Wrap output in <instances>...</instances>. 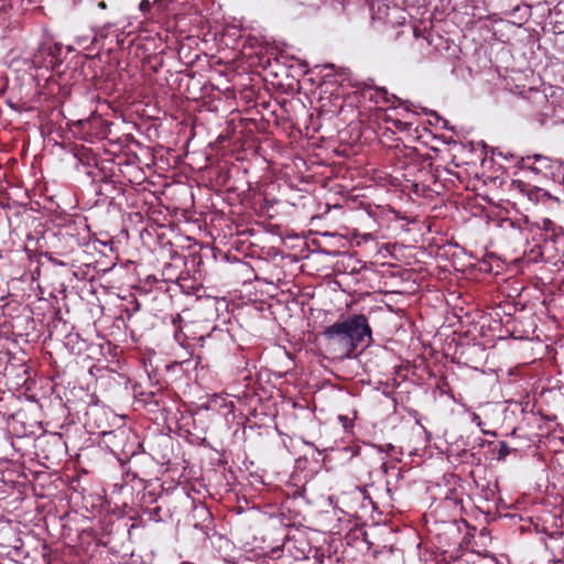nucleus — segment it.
Instances as JSON below:
<instances>
[{
    "mask_svg": "<svg viewBox=\"0 0 564 564\" xmlns=\"http://www.w3.org/2000/svg\"><path fill=\"white\" fill-rule=\"evenodd\" d=\"M335 66L334 64H326L324 65V68L333 69Z\"/></svg>",
    "mask_w": 564,
    "mask_h": 564,
    "instance_id": "19",
    "label": "nucleus"
},
{
    "mask_svg": "<svg viewBox=\"0 0 564 564\" xmlns=\"http://www.w3.org/2000/svg\"><path fill=\"white\" fill-rule=\"evenodd\" d=\"M561 199L564 202V175H563V188L561 192Z\"/></svg>",
    "mask_w": 564,
    "mask_h": 564,
    "instance_id": "18",
    "label": "nucleus"
},
{
    "mask_svg": "<svg viewBox=\"0 0 564 564\" xmlns=\"http://www.w3.org/2000/svg\"><path fill=\"white\" fill-rule=\"evenodd\" d=\"M510 454V447L506 442L499 444L498 459H505Z\"/></svg>",
    "mask_w": 564,
    "mask_h": 564,
    "instance_id": "8",
    "label": "nucleus"
},
{
    "mask_svg": "<svg viewBox=\"0 0 564 564\" xmlns=\"http://www.w3.org/2000/svg\"><path fill=\"white\" fill-rule=\"evenodd\" d=\"M98 8L102 9V10H104V9H106V8H107L106 2L100 1V2L98 3Z\"/></svg>",
    "mask_w": 564,
    "mask_h": 564,
    "instance_id": "17",
    "label": "nucleus"
},
{
    "mask_svg": "<svg viewBox=\"0 0 564 564\" xmlns=\"http://www.w3.org/2000/svg\"><path fill=\"white\" fill-rule=\"evenodd\" d=\"M172 1L173 0H154L153 7L156 8L159 11H164L167 8V3Z\"/></svg>",
    "mask_w": 564,
    "mask_h": 564,
    "instance_id": "9",
    "label": "nucleus"
},
{
    "mask_svg": "<svg viewBox=\"0 0 564 564\" xmlns=\"http://www.w3.org/2000/svg\"><path fill=\"white\" fill-rule=\"evenodd\" d=\"M325 339L343 357H351L358 348L372 341V330L364 314H355L325 328Z\"/></svg>",
    "mask_w": 564,
    "mask_h": 564,
    "instance_id": "1",
    "label": "nucleus"
},
{
    "mask_svg": "<svg viewBox=\"0 0 564 564\" xmlns=\"http://www.w3.org/2000/svg\"><path fill=\"white\" fill-rule=\"evenodd\" d=\"M533 105L535 116L541 123L550 118L556 117L555 107L547 100L546 95L536 93L534 96Z\"/></svg>",
    "mask_w": 564,
    "mask_h": 564,
    "instance_id": "5",
    "label": "nucleus"
},
{
    "mask_svg": "<svg viewBox=\"0 0 564 564\" xmlns=\"http://www.w3.org/2000/svg\"><path fill=\"white\" fill-rule=\"evenodd\" d=\"M86 426L89 427L90 433H97L102 436L110 434L108 423V412L105 408L97 404L88 406L86 413Z\"/></svg>",
    "mask_w": 564,
    "mask_h": 564,
    "instance_id": "4",
    "label": "nucleus"
},
{
    "mask_svg": "<svg viewBox=\"0 0 564 564\" xmlns=\"http://www.w3.org/2000/svg\"><path fill=\"white\" fill-rule=\"evenodd\" d=\"M512 188L525 195L529 200L535 203L546 195V192L541 187L531 185L521 180H513Z\"/></svg>",
    "mask_w": 564,
    "mask_h": 564,
    "instance_id": "6",
    "label": "nucleus"
},
{
    "mask_svg": "<svg viewBox=\"0 0 564 564\" xmlns=\"http://www.w3.org/2000/svg\"><path fill=\"white\" fill-rule=\"evenodd\" d=\"M519 165L522 171L530 172L541 178H554L562 171L560 161L542 154L522 156Z\"/></svg>",
    "mask_w": 564,
    "mask_h": 564,
    "instance_id": "3",
    "label": "nucleus"
},
{
    "mask_svg": "<svg viewBox=\"0 0 564 564\" xmlns=\"http://www.w3.org/2000/svg\"><path fill=\"white\" fill-rule=\"evenodd\" d=\"M471 421H473V423H475V424H476L478 427H480V429H481V427H482V425H484V422H482V420H481L480 415H479V414H477V413H473Z\"/></svg>",
    "mask_w": 564,
    "mask_h": 564,
    "instance_id": "14",
    "label": "nucleus"
},
{
    "mask_svg": "<svg viewBox=\"0 0 564 564\" xmlns=\"http://www.w3.org/2000/svg\"><path fill=\"white\" fill-rule=\"evenodd\" d=\"M395 167L403 171L404 180L414 185H417L421 176L427 173L425 161L422 160L414 148L403 147L395 152Z\"/></svg>",
    "mask_w": 564,
    "mask_h": 564,
    "instance_id": "2",
    "label": "nucleus"
},
{
    "mask_svg": "<svg viewBox=\"0 0 564 564\" xmlns=\"http://www.w3.org/2000/svg\"><path fill=\"white\" fill-rule=\"evenodd\" d=\"M481 432H482V434H485V435L496 436V432H494V431H487V430L481 429Z\"/></svg>",
    "mask_w": 564,
    "mask_h": 564,
    "instance_id": "16",
    "label": "nucleus"
},
{
    "mask_svg": "<svg viewBox=\"0 0 564 564\" xmlns=\"http://www.w3.org/2000/svg\"><path fill=\"white\" fill-rule=\"evenodd\" d=\"M152 7H153V3H151L149 0H141V2L139 3V10L142 13L150 12Z\"/></svg>",
    "mask_w": 564,
    "mask_h": 564,
    "instance_id": "10",
    "label": "nucleus"
},
{
    "mask_svg": "<svg viewBox=\"0 0 564 564\" xmlns=\"http://www.w3.org/2000/svg\"><path fill=\"white\" fill-rule=\"evenodd\" d=\"M195 512H196L199 517H204V516L208 517V516H209V511H208V510H207V508H206V507H204V506H202V507H197V508L195 509Z\"/></svg>",
    "mask_w": 564,
    "mask_h": 564,
    "instance_id": "15",
    "label": "nucleus"
},
{
    "mask_svg": "<svg viewBox=\"0 0 564 564\" xmlns=\"http://www.w3.org/2000/svg\"><path fill=\"white\" fill-rule=\"evenodd\" d=\"M370 98L375 99L376 102L382 100L384 104L399 101V98L394 95H390L386 88H376L373 93H370Z\"/></svg>",
    "mask_w": 564,
    "mask_h": 564,
    "instance_id": "7",
    "label": "nucleus"
},
{
    "mask_svg": "<svg viewBox=\"0 0 564 564\" xmlns=\"http://www.w3.org/2000/svg\"><path fill=\"white\" fill-rule=\"evenodd\" d=\"M543 228L546 232L552 231V237L557 238V236L554 234V223L552 220L544 219Z\"/></svg>",
    "mask_w": 564,
    "mask_h": 564,
    "instance_id": "11",
    "label": "nucleus"
},
{
    "mask_svg": "<svg viewBox=\"0 0 564 564\" xmlns=\"http://www.w3.org/2000/svg\"><path fill=\"white\" fill-rule=\"evenodd\" d=\"M112 24H106L104 25L102 28H99L98 30H96L95 32V37L99 36V37H106L107 36V31L109 28H111Z\"/></svg>",
    "mask_w": 564,
    "mask_h": 564,
    "instance_id": "12",
    "label": "nucleus"
},
{
    "mask_svg": "<svg viewBox=\"0 0 564 564\" xmlns=\"http://www.w3.org/2000/svg\"><path fill=\"white\" fill-rule=\"evenodd\" d=\"M395 126H397V128H399L400 130H408V129L412 126V122H406V121L397 120V121H395Z\"/></svg>",
    "mask_w": 564,
    "mask_h": 564,
    "instance_id": "13",
    "label": "nucleus"
}]
</instances>
